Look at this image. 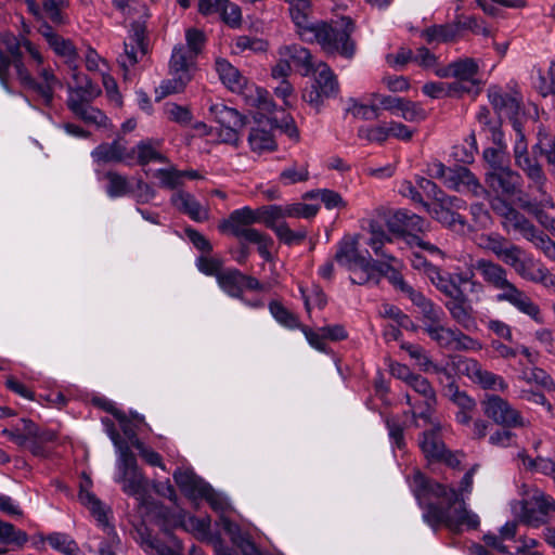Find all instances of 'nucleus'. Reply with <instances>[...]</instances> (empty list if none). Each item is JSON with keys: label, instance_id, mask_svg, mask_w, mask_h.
<instances>
[{"label": "nucleus", "instance_id": "58836bf2", "mask_svg": "<svg viewBox=\"0 0 555 555\" xmlns=\"http://www.w3.org/2000/svg\"><path fill=\"white\" fill-rule=\"evenodd\" d=\"M392 238L386 234L383 228L376 222L370 223V237L366 241L374 254L388 261H397V258L387 253L384 248L385 244L391 243Z\"/></svg>", "mask_w": 555, "mask_h": 555}, {"label": "nucleus", "instance_id": "39448f33", "mask_svg": "<svg viewBox=\"0 0 555 555\" xmlns=\"http://www.w3.org/2000/svg\"><path fill=\"white\" fill-rule=\"evenodd\" d=\"M91 486L90 478L86 477L80 485L79 501L94 517L98 531L89 535V547L96 550L99 555H116L120 548V539L115 527L109 522L107 509L103 503L88 489Z\"/></svg>", "mask_w": 555, "mask_h": 555}, {"label": "nucleus", "instance_id": "9d476101", "mask_svg": "<svg viewBox=\"0 0 555 555\" xmlns=\"http://www.w3.org/2000/svg\"><path fill=\"white\" fill-rule=\"evenodd\" d=\"M117 476L115 481L121 485L122 491L143 502L149 490L147 479L140 472L132 451L124 450L116 461Z\"/></svg>", "mask_w": 555, "mask_h": 555}, {"label": "nucleus", "instance_id": "a18cd8bd", "mask_svg": "<svg viewBox=\"0 0 555 555\" xmlns=\"http://www.w3.org/2000/svg\"><path fill=\"white\" fill-rule=\"evenodd\" d=\"M248 143L253 152L262 154L272 152L276 149V142L273 134L262 128H253L248 135Z\"/></svg>", "mask_w": 555, "mask_h": 555}, {"label": "nucleus", "instance_id": "b1692460", "mask_svg": "<svg viewBox=\"0 0 555 555\" xmlns=\"http://www.w3.org/2000/svg\"><path fill=\"white\" fill-rule=\"evenodd\" d=\"M388 230L396 235H403L409 232H425L428 223L425 219L408 210H397L386 220Z\"/></svg>", "mask_w": 555, "mask_h": 555}, {"label": "nucleus", "instance_id": "6ab92c4d", "mask_svg": "<svg viewBox=\"0 0 555 555\" xmlns=\"http://www.w3.org/2000/svg\"><path fill=\"white\" fill-rule=\"evenodd\" d=\"M488 99L500 117L511 119L512 125L518 120L521 107V96L518 92H506L499 87H490Z\"/></svg>", "mask_w": 555, "mask_h": 555}, {"label": "nucleus", "instance_id": "69168bd1", "mask_svg": "<svg viewBox=\"0 0 555 555\" xmlns=\"http://www.w3.org/2000/svg\"><path fill=\"white\" fill-rule=\"evenodd\" d=\"M305 197L320 198L327 209L346 207V202L343 199L340 194L327 189L309 192Z\"/></svg>", "mask_w": 555, "mask_h": 555}, {"label": "nucleus", "instance_id": "473e14b6", "mask_svg": "<svg viewBox=\"0 0 555 555\" xmlns=\"http://www.w3.org/2000/svg\"><path fill=\"white\" fill-rule=\"evenodd\" d=\"M429 425L431 426V429L422 434V437L420 438V447L427 459L436 461L437 459L443 457L447 450L446 444L441 439V433L444 427L441 423L440 428H436L433 424Z\"/></svg>", "mask_w": 555, "mask_h": 555}, {"label": "nucleus", "instance_id": "a878e982", "mask_svg": "<svg viewBox=\"0 0 555 555\" xmlns=\"http://www.w3.org/2000/svg\"><path fill=\"white\" fill-rule=\"evenodd\" d=\"M478 73L479 63L473 57L459 59L443 68L437 69V76L440 78H455L460 83L466 81L473 85L478 83L476 78Z\"/></svg>", "mask_w": 555, "mask_h": 555}, {"label": "nucleus", "instance_id": "0eeeda50", "mask_svg": "<svg viewBox=\"0 0 555 555\" xmlns=\"http://www.w3.org/2000/svg\"><path fill=\"white\" fill-rule=\"evenodd\" d=\"M494 209L503 218L502 225L507 232L519 233L540 249L545 257L555 261V242L539 231L522 214L505 203L502 204V207H494Z\"/></svg>", "mask_w": 555, "mask_h": 555}, {"label": "nucleus", "instance_id": "2eb2a0df", "mask_svg": "<svg viewBox=\"0 0 555 555\" xmlns=\"http://www.w3.org/2000/svg\"><path fill=\"white\" fill-rule=\"evenodd\" d=\"M513 129L516 132L514 143L515 163L526 173L528 179L537 185L538 190L544 193L543 185L546 181V177L538 162L529 157L528 144L519 120L514 121Z\"/></svg>", "mask_w": 555, "mask_h": 555}, {"label": "nucleus", "instance_id": "7ed1b4c3", "mask_svg": "<svg viewBox=\"0 0 555 555\" xmlns=\"http://www.w3.org/2000/svg\"><path fill=\"white\" fill-rule=\"evenodd\" d=\"M354 23L348 16L327 22L311 23L300 31L299 37L306 42H317L327 54H339L351 59L356 52V44L351 40Z\"/></svg>", "mask_w": 555, "mask_h": 555}, {"label": "nucleus", "instance_id": "052dcab7", "mask_svg": "<svg viewBox=\"0 0 555 555\" xmlns=\"http://www.w3.org/2000/svg\"><path fill=\"white\" fill-rule=\"evenodd\" d=\"M397 116L410 122H417L426 118V111L420 103L403 98Z\"/></svg>", "mask_w": 555, "mask_h": 555}, {"label": "nucleus", "instance_id": "e2e57ef3", "mask_svg": "<svg viewBox=\"0 0 555 555\" xmlns=\"http://www.w3.org/2000/svg\"><path fill=\"white\" fill-rule=\"evenodd\" d=\"M138 154V164L146 165L151 162H165V157L158 152L151 141H141L134 149Z\"/></svg>", "mask_w": 555, "mask_h": 555}, {"label": "nucleus", "instance_id": "4d7b16f0", "mask_svg": "<svg viewBox=\"0 0 555 555\" xmlns=\"http://www.w3.org/2000/svg\"><path fill=\"white\" fill-rule=\"evenodd\" d=\"M27 541L28 535L25 531L16 529L12 524L0 520V543L22 547Z\"/></svg>", "mask_w": 555, "mask_h": 555}, {"label": "nucleus", "instance_id": "ddd939ff", "mask_svg": "<svg viewBox=\"0 0 555 555\" xmlns=\"http://www.w3.org/2000/svg\"><path fill=\"white\" fill-rule=\"evenodd\" d=\"M483 414L495 424L507 428H521L530 425L529 420L508 400L498 395H486L481 401Z\"/></svg>", "mask_w": 555, "mask_h": 555}, {"label": "nucleus", "instance_id": "37998d69", "mask_svg": "<svg viewBox=\"0 0 555 555\" xmlns=\"http://www.w3.org/2000/svg\"><path fill=\"white\" fill-rule=\"evenodd\" d=\"M181 527L191 532L194 537L202 541H210V518L208 516L195 517L184 515L181 519Z\"/></svg>", "mask_w": 555, "mask_h": 555}, {"label": "nucleus", "instance_id": "c756f323", "mask_svg": "<svg viewBox=\"0 0 555 555\" xmlns=\"http://www.w3.org/2000/svg\"><path fill=\"white\" fill-rule=\"evenodd\" d=\"M170 202L176 209L196 222L206 221L209 217L208 208L203 206L195 196L189 192L177 191L172 194Z\"/></svg>", "mask_w": 555, "mask_h": 555}, {"label": "nucleus", "instance_id": "603ef678", "mask_svg": "<svg viewBox=\"0 0 555 555\" xmlns=\"http://www.w3.org/2000/svg\"><path fill=\"white\" fill-rule=\"evenodd\" d=\"M77 117L81 118L86 122L95 124L98 126H105L107 121V117L98 108L85 104L80 105L79 103L72 101V109Z\"/></svg>", "mask_w": 555, "mask_h": 555}, {"label": "nucleus", "instance_id": "1a4fd4ad", "mask_svg": "<svg viewBox=\"0 0 555 555\" xmlns=\"http://www.w3.org/2000/svg\"><path fill=\"white\" fill-rule=\"evenodd\" d=\"M513 512L522 524L539 528L548 522L551 513H555V500L535 488L513 505Z\"/></svg>", "mask_w": 555, "mask_h": 555}, {"label": "nucleus", "instance_id": "412c9836", "mask_svg": "<svg viewBox=\"0 0 555 555\" xmlns=\"http://www.w3.org/2000/svg\"><path fill=\"white\" fill-rule=\"evenodd\" d=\"M446 313L443 309L436 311L426 319H421L423 332L439 347L448 349L451 345L455 328L444 323Z\"/></svg>", "mask_w": 555, "mask_h": 555}, {"label": "nucleus", "instance_id": "a19ab883", "mask_svg": "<svg viewBox=\"0 0 555 555\" xmlns=\"http://www.w3.org/2000/svg\"><path fill=\"white\" fill-rule=\"evenodd\" d=\"M289 7L291 17L296 25L297 34L307 28L312 22L309 16L311 14V0H285Z\"/></svg>", "mask_w": 555, "mask_h": 555}, {"label": "nucleus", "instance_id": "f3484780", "mask_svg": "<svg viewBox=\"0 0 555 555\" xmlns=\"http://www.w3.org/2000/svg\"><path fill=\"white\" fill-rule=\"evenodd\" d=\"M335 261L348 270H374L375 264L371 261V256L366 251L360 253L359 242L356 235H346L337 244V250L334 257Z\"/></svg>", "mask_w": 555, "mask_h": 555}, {"label": "nucleus", "instance_id": "dca6fc26", "mask_svg": "<svg viewBox=\"0 0 555 555\" xmlns=\"http://www.w3.org/2000/svg\"><path fill=\"white\" fill-rule=\"evenodd\" d=\"M477 244L480 248L492 253L498 259L515 271L527 254L521 247L509 243L504 236L498 233L480 235Z\"/></svg>", "mask_w": 555, "mask_h": 555}, {"label": "nucleus", "instance_id": "f03ea898", "mask_svg": "<svg viewBox=\"0 0 555 555\" xmlns=\"http://www.w3.org/2000/svg\"><path fill=\"white\" fill-rule=\"evenodd\" d=\"M472 268L479 274L487 286L499 291L495 296L496 301L508 302L535 323H544V317L539 305L508 280L507 271L504 267L490 259L478 258L472 262Z\"/></svg>", "mask_w": 555, "mask_h": 555}, {"label": "nucleus", "instance_id": "72a5a7b5", "mask_svg": "<svg viewBox=\"0 0 555 555\" xmlns=\"http://www.w3.org/2000/svg\"><path fill=\"white\" fill-rule=\"evenodd\" d=\"M487 182L496 192L514 194L520 183V176L506 166L499 171H489Z\"/></svg>", "mask_w": 555, "mask_h": 555}, {"label": "nucleus", "instance_id": "09e8293b", "mask_svg": "<svg viewBox=\"0 0 555 555\" xmlns=\"http://www.w3.org/2000/svg\"><path fill=\"white\" fill-rule=\"evenodd\" d=\"M309 179V166L307 163H293L285 167L280 176L279 180L284 185H292L295 183L305 182Z\"/></svg>", "mask_w": 555, "mask_h": 555}, {"label": "nucleus", "instance_id": "338daca9", "mask_svg": "<svg viewBox=\"0 0 555 555\" xmlns=\"http://www.w3.org/2000/svg\"><path fill=\"white\" fill-rule=\"evenodd\" d=\"M413 63L426 70H433L437 75V69L443 68L440 66L438 56L435 55L426 47H420L414 52Z\"/></svg>", "mask_w": 555, "mask_h": 555}, {"label": "nucleus", "instance_id": "49530a36", "mask_svg": "<svg viewBox=\"0 0 555 555\" xmlns=\"http://www.w3.org/2000/svg\"><path fill=\"white\" fill-rule=\"evenodd\" d=\"M401 348L408 352L410 358L415 360L416 364L422 371L426 373H443L446 371L443 367L431 361L426 350L422 346L406 343L402 344Z\"/></svg>", "mask_w": 555, "mask_h": 555}, {"label": "nucleus", "instance_id": "393cba45", "mask_svg": "<svg viewBox=\"0 0 555 555\" xmlns=\"http://www.w3.org/2000/svg\"><path fill=\"white\" fill-rule=\"evenodd\" d=\"M444 186L457 192H470L475 196H482L486 193L477 178L463 166L450 168Z\"/></svg>", "mask_w": 555, "mask_h": 555}, {"label": "nucleus", "instance_id": "f704fd0d", "mask_svg": "<svg viewBox=\"0 0 555 555\" xmlns=\"http://www.w3.org/2000/svg\"><path fill=\"white\" fill-rule=\"evenodd\" d=\"M209 102V113L221 127L244 128L246 118L236 109L228 107L221 102Z\"/></svg>", "mask_w": 555, "mask_h": 555}, {"label": "nucleus", "instance_id": "6e6d98bb", "mask_svg": "<svg viewBox=\"0 0 555 555\" xmlns=\"http://www.w3.org/2000/svg\"><path fill=\"white\" fill-rule=\"evenodd\" d=\"M29 41L28 39L24 38L20 40L17 37H15L11 33H4L0 35V50L3 52V49L7 51V53L10 55V65L14 67V63L18 59H23L21 48L24 49V42Z\"/></svg>", "mask_w": 555, "mask_h": 555}, {"label": "nucleus", "instance_id": "8fccbe9b", "mask_svg": "<svg viewBox=\"0 0 555 555\" xmlns=\"http://www.w3.org/2000/svg\"><path fill=\"white\" fill-rule=\"evenodd\" d=\"M105 179L108 182L106 193L111 198L122 197L130 193L131 186L126 176L116 171H107Z\"/></svg>", "mask_w": 555, "mask_h": 555}, {"label": "nucleus", "instance_id": "4c0bfd02", "mask_svg": "<svg viewBox=\"0 0 555 555\" xmlns=\"http://www.w3.org/2000/svg\"><path fill=\"white\" fill-rule=\"evenodd\" d=\"M196 57L183 44L176 46L169 62V74H191Z\"/></svg>", "mask_w": 555, "mask_h": 555}, {"label": "nucleus", "instance_id": "bf43d9fd", "mask_svg": "<svg viewBox=\"0 0 555 555\" xmlns=\"http://www.w3.org/2000/svg\"><path fill=\"white\" fill-rule=\"evenodd\" d=\"M481 349L482 344L478 339L473 338L469 335L463 333L462 331L455 328L449 350L477 352L480 351Z\"/></svg>", "mask_w": 555, "mask_h": 555}, {"label": "nucleus", "instance_id": "3c124183", "mask_svg": "<svg viewBox=\"0 0 555 555\" xmlns=\"http://www.w3.org/2000/svg\"><path fill=\"white\" fill-rule=\"evenodd\" d=\"M524 209H526L529 214H532L538 221L546 229L555 233V219L553 217H550L546 215L542 208L545 207H553V201L551 197L545 196L540 205L532 204V203H525L521 205Z\"/></svg>", "mask_w": 555, "mask_h": 555}, {"label": "nucleus", "instance_id": "680f3d73", "mask_svg": "<svg viewBox=\"0 0 555 555\" xmlns=\"http://www.w3.org/2000/svg\"><path fill=\"white\" fill-rule=\"evenodd\" d=\"M282 205H268L257 208L258 220L272 231L279 228L278 221L283 219Z\"/></svg>", "mask_w": 555, "mask_h": 555}, {"label": "nucleus", "instance_id": "aec40b11", "mask_svg": "<svg viewBox=\"0 0 555 555\" xmlns=\"http://www.w3.org/2000/svg\"><path fill=\"white\" fill-rule=\"evenodd\" d=\"M146 53L144 29L140 25H135L124 42V53L118 57V63L125 70V75L129 67L134 66Z\"/></svg>", "mask_w": 555, "mask_h": 555}, {"label": "nucleus", "instance_id": "ea45409f", "mask_svg": "<svg viewBox=\"0 0 555 555\" xmlns=\"http://www.w3.org/2000/svg\"><path fill=\"white\" fill-rule=\"evenodd\" d=\"M459 36L460 25L457 24L433 25L422 31V38L427 43L451 42L456 40Z\"/></svg>", "mask_w": 555, "mask_h": 555}, {"label": "nucleus", "instance_id": "4468645a", "mask_svg": "<svg viewBox=\"0 0 555 555\" xmlns=\"http://www.w3.org/2000/svg\"><path fill=\"white\" fill-rule=\"evenodd\" d=\"M452 366L456 374L468 377L482 389L503 392L508 388V384L501 375L483 369L482 365L473 358L454 357L452 359Z\"/></svg>", "mask_w": 555, "mask_h": 555}, {"label": "nucleus", "instance_id": "a211bd4d", "mask_svg": "<svg viewBox=\"0 0 555 555\" xmlns=\"http://www.w3.org/2000/svg\"><path fill=\"white\" fill-rule=\"evenodd\" d=\"M2 435L20 447H27L36 455L40 454L39 441L51 440L52 437H46L39 427L28 418H21L11 428H4Z\"/></svg>", "mask_w": 555, "mask_h": 555}, {"label": "nucleus", "instance_id": "423d86ee", "mask_svg": "<svg viewBox=\"0 0 555 555\" xmlns=\"http://www.w3.org/2000/svg\"><path fill=\"white\" fill-rule=\"evenodd\" d=\"M259 223L257 209L248 206L233 210L230 216L218 225L219 231L232 234L257 246V251L266 260H272L271 249L274 242L270 235L250 225Z\"/></svg>", "mask_w": 555, "mask_h": 555}, {"label": "nucleus", "instance_id": "4be33fe9", "mask_svg": "<svg viewBox=\"0 0 555 555\" xmlns=\"http://www.w3.org/2000/svg\"><path fill=\"white\" fill-rule=\"evenodd\" d=\"M278 56L284 57L292 65V68L301 76L311 75L317 65L311 52L298 43L280 47L278 49Z\"/></svg>", "mask_w": 555, "mask_h": 555}, {"label": "nucleus", "instance_id": "f257e3e1", "mask_svg": "<svg viewBox=\"0 0 555 555\" xmlns=\"http://www.w3.org/2000/svg\"><path fill=\"white\" fill-rule=\"evenodd\" d=\"M409 483L423 509L424 521L433 529L444 525L450 531L460 533L463 527L468 530L479 527V516L466 508L464 499L459 500L454 488L446 487L420 470H414Z\"/></svg>", "mask_w": 555, "mask_h": 555}, {"label": "nucleus", "instance_id": "13d9d810", "mask_svg": "<svg viewBox=\"0 0 555 555\" xmlns=\"http://www.w3.org/2000/svg\"><path fill=\"white\" fill-rule=\"evenodd\" d=\"M408 295L410 300L420 309L421 319H426L441 307L434 304L430 299L426 298L421 292L415 291L412 286H408L403 292Z\"/></svg>", "mask_w": 555, "mask_h": 555}, {"label": "nucleus", "instance_id": "7c9ffc66", "mask_svg": "<svg viewBox=\"0 0 555 555\" xmlns=\"http://www.w3.org/2000/svg\"><path fill=\"white\" fill-rule=\"evenodd\" d=\"M173 479L181 491L190 498L198 499L199 495L209 494V485L192 470L178 469L173 474Z\"/></svg>", "mask_w": 555, "mask_h": 555}, {"label": "nucleus", "instance_id": "20e7f679", "mask_svg": "<svg viewBox=\"0 0 555 555\" xmlns=\"http://www.w3.org/2000/svg\"><path fill=\"white\" fill-rule=\"evenodd\" d=\"M24 50L33 59L36 75L30 73L23 59H18L14 63L16 78L23 88L34 91L46 104H50L53 100L54 90L62 87V82L47 64L40 49L35 43L25 41Z\"/></svg>", "mask_w": 555, "mask_h": 555}, {"label": "nucleus", "instance_id": "c03bdc74", "mask_svg": "<svg viewBox=\"0 0 555 555\" xmlns=\"http://www.w3.org/2000/svg\"><path fill=\"white\" fill-rule=\"evenodd\" d=\"M170 76L171 78L163 80L156 88L155 93L157 101L170 94L182 92L192 79L191 74H170Z\"/></svg>", "mask_w": 555, "mask_h": 555}, {"label": "nucleus", "instance_id": "5fc2aeb1", "mask_svg": "<svg viewBox=\"0 0 555 555\" xmlns=\"http://www.w3.org/2000/svg\"><path fill=\"white\" fill-rule=\"evenodd\" d=\"M269 310L278 323L289 330L301 327L298 318L279 301H271Z\"/></svg>", "mask_w": 555, "mask_h": 555}, {"label": "nucleus", "instance_id": "9b49d317", "mask_svg": "<svg viewBox=\"0 0 555 555\" xmlns=\"http://www.w3.org/2000/svg\"><path fill=\"white\" fill-rule=\"evenodd\" d=\"M314 80L302 92V100L310 106L320 109L325 99L334 98L339 92L337 77L324 62H318L312 72Z\"/></svg>", "mask_w": 555, "mask_h": 555}, {"label": "nucleus", "instance_id": "5701e85b", "mask_svg": "<svg viewBox=\"0 0 555 555\" xmlns=\"http://www.w3.org/2000/svg\"><path fill=\"white\" fill-rule=\"evenodd\" d=\"M451 318L464 330L472 332L477 330L473 307L467 296L461 291L444 304Z\"/></svg>", "mask_w": 555, "mask_h": 555}, {"label": "nucleus", "instance_id": "c9c22d12", "mask_svg": "<svg viewBox=\"0 0 555 555\" xmlns=\"http://www.w3.org/2000/svg\"><path fill=\"white\" fill-rule=\"evenodd\" d=\"M244 273L235 268H229L218 274L219 287L230 297L243 299Z\"/></svg>", "mask_w": 555, "mask_h": 555}, {"label": "nucleus", "instance_id": "cd10ccee", "mask_svg": "<svg viewBox=\"0 0 555 555\" xmlns=\"http://www.w3.org/2000/svg\"><path fill=\"white\" fill-rule=\"evenodd\" d=\"M72 78L75 86L68 87L67 106L72 109V101L80 105L89 104L93 99L101 94V90L95 86L86 75L78 72L77 68L73 70Z\"/></svg>", "mask_w": 555, "mask_h": 555}, {"label": "nucleus", "instance_id": "c85d7f7f", "mask_svg": "<svg viewBox=\"0 0 555 555\" xmlns=\"http://www.w3.org/2000/svg\"><path fill=\"white\" fill-rule=\"evenodd\" d=\"M516 273L525 280L541 284L555 293V274L551 273L543 264L535 266L532 257L528 254L517 268Z\"/></svg>", "mask_w": 555, "mask_h": 555}, {"label": "nucleus", "instance_id": "bb28decb", "mask_svg": "<svg viewBox=\"0 0 555 555\" xmlns=\"http://www.w3.org/2000/svg\"><path fill=\"white\" fill-rule=\"evenodd\" d=\"M134 150H128L119 139L111 143H102L92 152L91 157L96 164L125 163L130 164L133 159Z\"/></svg>", "mask_w": 555, "mask_h": 555}, {"label": "nucleus", "instance_id": "e433bc0d", "mask_svg": "<svg viewBox=\"0 0 555 555\" xmlns=\"http://www.w3.org/2000/svg\"><path fill=\"white\" fill-rule=\"evenodd\" d=\"M426 274L430 282L435 285V287L444 294L448 298L453 297L459 292H461V287L456 284L453 279V275L449 272H443L436 266H428L426 270Z\"/></svg>", "mask_w": 555, "mask_h": 555}, {"label": "nucleus", "instance_id": "774afa93", "mask_svg": "<svg viewBox=\"0 0 555 555\" xmlns=\"http://www.w3.org/2000/svg\"><path fill=\"white\" fill-rule=\"evenodd\" d=\"M519 456L521 457L522 464L526 467L551 476L553 479H555V459L537 457L533 460L524 454H520Z\"/></svg>", "mask_w": 555, "mask_h": 555}, {"label": "nucleus", "instance_id": "0e129e2a", "mask_svg": "<svg viewBox=\"0 0 555 555\" xmlns=\"http://www.w3.org/2000/svg\"><path fill=\"white\" fill-rule=\"evenodd\" d=\"M393 263H399V261L385 260L378 267L375 266V269H377L380 274L385 275L395 287L404 292L409 284L405 283L399 269L395 267Z\"/></svg>", "mask_w": 555, "mask_h": 555}, {"label": "nucleus", "instance_id": "864d4df0", "mask_svg": "<svg viewBox=\"0 0 555 555\" xmlns=\"http://www.w3.org/2000/svg\"><path fill=\"white\" fill-rule=\"evenodd\" d=\"M462 83L460 82H452V83H443V82H426L422 87V91L425 95L431 98V99H439L446 95H452L454 93H457L460 91H464Z\"/></svg>", "mask_w": 555, "mask_h": 555}, {"label": "nucleus", "instance_id": "79ce46f5", "mask_svg": "<svg viewBox=\"0 0 555 555\" xmlns=\"http://www.w3.org/2000/svg\"><path fill=\"white\" fill-rule=\"evenodd\" d=\"M48 544L63 555H86L77 542L67 533L53 532L44 539Z\"/></svg>", "mask_w": 555, "mask_h": 555}, {"label": "nucleus", "instance_id": "2f4dec72", "mask_svg": "<svg viewBox=\"0 0 555 555\" xmlns=\"http://www.w3.org/2000/svg\"><path fill=\"white\" fill-rule=\"evenodd\" d=\"M46 38L49 47L54 51V53L65 60V63L75 70L77 68V51L74 47L73 42L68 39L63 38L62 36L55 34L51 28H47L42 33Z\"/></svg>", "mask_w": 555, "mask_h": 555}, {"label": "nucleus", "instance_id": "f8f14e48", "mask_svg": "<svg viewBox=\"0 0 555 555\" xmlns=\"http://www.w3.org/2000/svg\"><path fill=\"white\" fill-rule=\"evenodd\" d=\"M408 386L423 398L422 402H416L410 395L405 396L406 403L412 408L415 425L418 426L417 420L421 418L425 424H433L436 428H440V421L434 417L437 403L436 392L427 378L415 374Z\"/></svg>", "mask_w": 555, "mask_h": 555}, {"label": "nucleus", "instance_id": "6e6552de", "mask_svg": "<svg viewBox=\"0 0 555 555\" xmlns=\"http://www.w3.org/2000/svg\"><path fill=\"white\" fill-rule=\"evenodd\" d=\"M216 70L222 83L232 92L244 94L251 105L269 111L272 106L266 90L256 88L230 62L224 59L216 61Z\"/></svg>", "mask_w": 555, "mask_h": 555}, {"label": "nucleus", "instance_id": "de8ad7c7", "mask_svg": "<svg viewBox=\"0 0 555 555\" xmlns=\"http://www.w3.org/2000/svg\"><path fill=\"white\" fill-rule=\"evenodd\" d=\"M428 211L431 214V211L428 209ZM433 216L440 221L441 223L446 224L450 229H452L455 232L459 233H465L466 230L469 229V225L465 218L461 216L460 214H456L448 208L444 207H437L433 211Z\"/></svg>", "mask_w": 555, "mask_h": 555}]
</instances>
